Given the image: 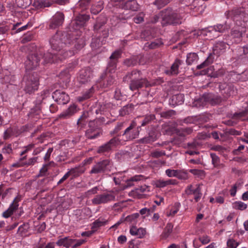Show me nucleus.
I'll list each match as a JSON object with an SVG mask.
<instances>
[{
    "label": "nucleus",
    "mask_w": 248,
    "mask_h": 248,
    "mask_svg": "<svg viewBox=\"0 0 248 248\" xmlns=\"http://www.w3.org/2000/svg\"><path fill=\"white\" fill-rule=\"evenodd\" d=\"M51 48L56 53L47 52L44 54L46 62H57L59 61L72 56L83 47L85 41L78 35V32L57 31L49 39Z\"/></svg>",
    "instance_id": "obj_1"
},
{
    "label": "nucleus",
    "mask_w": 248,
    "mask_h": 248,
    "mask_svg": "<svg viewBox=\"0 0 248 248\" xmlns=\"http://www.w3.org/2000/svg\"><path fill=\"white\" fill-rule=\"evenodd\" d=\"M129 79V88L132 91L138 90L143 87L148 88L153 85L146 77H143L142 72L137 69L128 73L123 78V81L124 82H128Z\"/></svg>",
    "instance_id": "obj_2"
},
{
    "label": "nucleus",
    "mask_w": 248,
    "mask_h": 248,
    "mask_svg": "<svg viewBox=\"0 0 248 248\" xmlns=\"http://www.w3.org/2000/svg\"><path fill=\"white\" fill-rule=\"evenodd\" d=\"M161 13L162 14L161 24L163 26L181 24L182 17L171 9H166L162 11Z\"/></svg>",
    "instance_id": "obj_3"
},
{
    "label": "nucleus",
    "mask_w": 248,
    "mask_h": 248,
    "mask_svg": "<svg viewBox=\"0 0 248 248\" xmlns=\"http://www.w3.org/2000/svg\"><path fill=\"white\" fill-rule=\"evenodd\" d=\"M25 82L24 90L26 93L31 94L37 90L39 85V78L37 74H29L24 76Z\"/></svg>",
    "instance_id": "obj_4"
},
{
    "label": "nucleus",
    "mask_w": 248,
    "mask_h": 248,
    "mask_svg": "<svg viewBox=\"0 0 248 248\" xmlns=\"http://www.w3.org/2000/svg\"><path fill=\"white\" fill-rule=\"evenodd\" d=\"M112 162L109 159H104L94 165L90 171V174H98L109 172L112 167Z\"/></svg>",
    "instance_id": "obj_5"
},
{
    "label": "nucleus",
    "mask_w": 248,
    "mask_h": 248,
    "mask_svg": "<svg viewBox=\"0 0 248 248\" xmlns=\"http://www.w3.org/2000/svg\"><path fill=\"white\" fill-rule=\"evenodd\" d=\"M140 126L137 127L136 121H132L129 126L124 130L122 136L124 137V140L125 141L132 140L137 138L140 134L139 128Z\"/></svg>",
    "instance_id": "obj_6"
},
{
    "label": "nucleus",
    "mask_w": 248,
    "mask_h": 248,
    "mask_svg": "<svg viewBox=\"0 0 248 248\" xmlns=\"http://www.w3.org/2000/svg\"><path fill=\"white\" fill-rule=\"evenodd\" d=\"M86 241L84 239H72L70 237H65L58 239L56 244L58 246H63L66 248L71 247L72 248H77L84 244Z\"/></svg>",
    "instance_id": "obj_7"
},
{
    "label": "nucleus",
    "mask_w": 248,
    "mask_h": 248,
    "mask_svg": "<svg viewBox=\"0 0 248 248\" xmlns=\"http://www.w3.org/2000/svg\"><path fill=\"white\" fill-rule=\"evenodd\" d=\"M43 58L44 59V55L43 56L42 53L30 54L25 63L26 70H33L37 68L40 64L41 59ZM44 62L46 63L44 60Z\"/></svg>",
    "instance_id": "obj_8"
},
{
    "label": "nucleus",
    "mask_w": 248,
    "mask_h": 248,
    "mask_svg": "<svg viewBox=\"0 0 248 248\" xmlns=\"http://www.w3.org/2000/svg\"><path fill=\"white\" fill-rule=\"evenodd\" d=\"M115 201V196L113 192H106L96 195L92 200V202L93 204L99 205L108 203Z\"/></svg>",
    "instance_id": "obj_9"
},
{
    "label": "nucleus",
    "mask_w": 248,
    "mask_h": 248,
    "mask_svg": "<svg viewBox=\"0 0 248 248\" xmlns=\"http://www.w3.org/2000/svg\"><path fill=\"white\" fill-rule=\"evenodd\" d=\"M64 15L62 12H57L50 19L49 29H56L62 26L64 21Z\"/></svg>",
    "instance_id": "obj_10"
},
{
    "label": "nucleus",
    "mask_w": 248,
    "mask_h": 248,
    "mask_svg": "<svg viewBox=\"0 0 248 248\" xmlns=\"http://www.w3.org/2000/svg\"><path fill=\"white\" fill-rule=\"evenodd\" d=\"M100 79V85L103 88H108L116 84L115 77L112 74L104 72L101 75Z\"/></svg>",
    "instance_id": "obj_11"
},
{
    "label": "nucleus",
    "mask_w": 248,
    "mask_h": 248,
    "mask_svg": "<svg viewBox=\"0 0 248 248\" xmlns=\"http://www.w3.org/2000/svg\"><path fill=\"white\" fill-rule=\"evenodd\" d=\"M52 98L55 101L60 105L66 104L70 101L68 94L60 90H57L53 93Z\"/></svg>",
    "instance_id": "obj_12"
},
{
    "label": "nucleus",
    "mask_w": 248,
    "mask_h": 248,
    "mask_svg": "<svg viewBox=\"0 0 248 248\" xmlns=\"http://www.w3.org/2000/svg\"><path fill=\"white\" fill-rule=\"evenodd\" d=\"M93 77V71L91 68L88 67L80 71L78 80L80 83H85L90 81Z\"/></svg>",
    "instance_id": "obj_13"
},
{
    "label": "nucleus",
    "mask_w": 248,
    "mask_h": 248,
    "mask_svg": "<svg viewBox=\"0 0 248 248\" xmlns=\"http://www.w3.org/2000/svg\"><path fill=\"white\" fill-rule=\"evenodd\" d=\"M77 111V106L75 104H71L66 109L58 116L57 119L66 120L69 119L73 116Z\"/></svg>",
    "instance_id": "obj_14"
},
{
    "label": "nucleus",
    "mask_w": 248,
    "mask_h": 248,
    "mask_svg": "<svg viewBox=\"0 0 248 248\" xmlns=\"http://www.w3.org/2000/svg\"><path fill=\"white\" fill-rule=\"evenodd\" d=\"M229 45L223 41L217 42L213 47V55L219 56L224 53L228 47Z\"/></svg>",
    "instance_id": "obj_15"
},
{
    "label": "nucleus",
    "mask_w": 248,
    "mask_h": 248,
    "mask_svg": "<svg viewBox=\"0 0 248 248\" xmlns=\"http://www.w3.org/2000/svg\"><path fill=\"white\" fill-rule=\"evenodd\" d=\"M172 125L174 129L173 131L176 135L181 137H185L187 135L191 134L193 131L191 127L177 128H176L177 124L175 123L172 124Z\"/></svg>",
    "instance_id": "obj_16"
},
{
    "label": "nucleus",
    "mask_w": 248,
    "mask_h": 248,
    "mask_svg": "<svg viewBox=\"0 0 248 248\" xmlns=\"http://www.w3.org/2000/svg\"><path fill=\"white\" fill-rule=\"evenodd\" d=\"M157 139V135L156 131L151 130L149 131L148 135L140 139L139 142L142 144H149L155 141Z\"/></svg>",
    "instance_id": "obj_17"
},
{
    "label": "nucleus",
    "mask_w": 248,
    "mask_h": 248,
    "mask_svg": "<svg viewBox=\"0 0 248 248\" xmlns=\"http://www.w3.org/2000/svg\"><path fill=\"white\" fill-rule=\"evenodd\" d=\"M245 15V13L243 8H234L228 12L227 16L228 18L230 17L234 20L238 17H240V19H241L242 17H244Z\"/></svg>",
    "instance_id": "obj_18"
},
{
    "label": "nucleus",
    "mask_w": 248,
    "mask_h": 248,
    "mask_svg": "<svg viewBox=\"0 0 248 248\" xmlns=\"http://www.w3.org/2000/svg\"><path fill=\"white\" fill-rule=\"evenodd\" d=\"M183 63V62L179 59H176L172 64L170 68L165 70V73L169 76L177 75L179 73V67Z\"/></svg>",
    "instance_id": "obj_19"
},
{
    "label": "nucleus",
    "mask_w": 248,
    "mask_h": 248,
    "mask_svg": "<svg viewBox=\"0 0 248 248\" xmlns=\"http://www.w3.org/2000/svg\"><path fill=\"white\" fill-rule=\"evenodd\" d=\"M121 6L122 9L131 10L133 11H137L139 9V4L135 0H129L123 2Z\"/></svg>",
    "instance_id": "obj_20"
},
{
    "label": "nucleus",
    "mask_w": 248,
    "mask_h": 248,
    "mask_svg": "<svg viewBox=\"0 0 248 248\" xmlns=\"http://www.w3.org/2000/svg\"><path fill=\"white\" fill-rule=\"evenodd\" d=\"M18 201L17 198H15L8 209L3 213L2 216L4 217L8 218L13 214L14 212L17 209L18 206Z\"/></svg>",
    "instance_id": "obj_21"
},
{
    "label": "nucleus",
    "mask_w": 248,
    "mask_h": 248,
    "mask_svg": "<svg viewBox=\"0 0 248 248\" xmlns=\"http://www.w3.org/2000/svg\"><path fill=\"white\" fill-rule=\"evenodd\" d=\"M130 233L132 235L137 236L138 238H142L146 234V230L142 228L137 229L136 226H133L130 228Z\"/></svg>",
    "instance_id": "obj_22"
},
{
    "label": "nucleus",
    "mask_w": 248,
    "mask_h": 248,
    "mask_svg": "<svg viewBox=\"0 0 248 248\" xmlns=\"http://www.w3.org/2000/svg\"><path fill=\"white\" fill-rule=\"evenodd\" d=\"M85 168L81 166H78L69 170L68 172L70 176H72L73 178H76L84 173Z\"/></svg>",
    "instance_id": "obj_23"
},
{
    "label": "nucleus",
    "mask_w": 248,
    "mask_h": 248,
    "mask_svg": "<svg viewBox=\"0 0 248 248\" xmlns=\"http://www.w3.org/2000/svg\"><path fill=\"white\" fill-rule=\"evenodd\" d=\"M177 184L175 180L169 179L166 181L159 179L155 183V186L158 188L164 187L169 185H175Z\"/></svg>",
    "instance_id": "obj_24"
},
{
    "label": "nucleus",
    "mask_w": 248,
    "mask_h": 248,
    "mask_svg": "<svg viewBox=\"0 0 248 248\" xmlns=\"http://www.w3.org/2000/svg\"><path fill=\"white\" fill-rule=\"evenodd\" d=\"M206 96L208 102L210 103L212 105L219 104L222 100L220 96L211 93L206 94Z\"/></svg>",
    "instance_id": "obj_25"
},
{
    "label": "nucleus",
    "mask_w": 248,
    "mask_h": 248,
    "mask_svg": "<svg viewBox=\"0 0 248 248\" xmlns=\"http://www.w3.org/2000/svg\"><path fill=\"white\" fill-rule=\"evenodd\" d=\"M218 35L213 26H210L205 29L204 36H207L209 39H213V38H216L218 36Z\"/></svg>",
    "instance_id": "obj_26"
},
{
    "label": "nucleus",
    "mask_w": 248,
    "mask_h": 248,
    "mask_svg": "<svg viewBox=\"0 0 248 248\" xmlns=\"http://www.w3.org/2000/svg\"><path fill=\"white\" fill-rule=\"evenodd\" d=\"M134 106L132 104H127L124 106L119 110V115L121 116H124L129 114L134 109Z\"/></svg>",
    "instance_id": "obj_27"
},
{
    "label": "nucleus",
    "mask_w": 248,
    "mask_h": 248,
    "mask_svg": "<svg viewBox=\"0 0 248 248\" xmlns=\"http://www.w3.org/2000/svg\"><path fill=\"white\" fill-rule=\"evenodd\" d=\"M206 97V94H204L202 97L194 101L193 105L197 108L204 106L208 102Z\"/></svg>",
    "instance_id": "obj_28"
},
{
    "label": "nucleus",
    "mask_w": 248,
    "mask_h": 248,
    "mask_svg": "<svg viewBox=\"0 0 248 248\" xmlns=\"http://www.w3.org/2000/svg\"><path fill=\"white\" fill-rule=\"evenodd\" d=\"M217 33H223L230 28V26L226 22L223 24H217L213 26Z\"/></svg>",
    "instance_id": "obj_29"
},
{
    "label": "nucleus",
    "mask_w": 248,
    "mask_h": 248,
    "mask_svg": "<svg viewBox=\"0 0 248 248\" xmlns=\"http://www.w3.org/2000/svg\"><path fill=\"white\" fill-rule=\"evenodd\" d=\"M184 102V96L183 94L179 93L172 96L171 103L173 105H179Z\"/></svg>",
    "instance_id": "obj_30"
},
{
    "label": "nucleus",
    "mask_w": 248,
    "mask_h": 248,
    "mask_svg": "<svg viewBox=\"0 0 248 248\" xmlns=\"http://www.w3.org/2000/svg\"><path fill=\"white\" fill-rule=\"evenodd\" d=\"M93 93V88L92 87L90 89L83 93L81 96H78V100L79 102H82L84 100H87L92 96Z\"/></svg>",
    "instance_id": "obj_31"
},
{
    "label": "nucleus",
    "mask_w": 248,
    "mask_h": 248,
    "mask_svg": "<svg viewBox=\"0 0 248 248\" xmlns=\"http://www.w3.org/2000/svg\"><path fill=\"white\" fill-rule=\"evenodd\" d=\"M103 9V2L99 1L97 3L93 5L91 8V12L94 15H97Z\"/></svg>",
    "instance_id": "obj_32"
},
{
    "label": "nucleus",
    "mask_w": 248,
    "mask_h": 248,
    "mask_svg": "<svg viewBox=\"0 0 248 248\" xmlns=\"http://www.w3.org/2000/svg\"><path fill=\"white\" fill-rule=\"evenodd\" d=\"M173 225L171 223H168L167 224L163 232L161 234V237L163 239L167 238L170 233L172 232Z\"/></svg>",
    "instance_id": "obj_33"
},
{
    "label": "nucleus",
    "mask_w": 248,
    "mask_h": 248,
    "mask_svg": "<svg viewBox=\"0 0 248 248\" xmlns=\"http://www.w3.org/2000/svg\"><path fill=\"white\" fill-rule=\"evenodd\" d=\"M117 62L115 60L110 59L106 70L104 72H107L110 74H113L115 72L116 69Z\"/></svg>",
    "instance_id": "obj_34"
},
{
    "label": "nucleus",
    "mask_w": 248,
    "mask_h": 248,
    "mask_svg": "<svg viewBox=\"0 0 248 248\" xmlns=\"http://www.w3.org/2000/svg\"><path fill=\"white\" fill-rule=\"evenodd\" d=\"M214 59V58L213 56L212 53H210L209 56L203 62L197 66V69H201L207 66L208 65H209L213 62Z\"/></svg>",
    "instance_id": "obj_35"
},
{
    "label": "nucleus",
    "mask_w": 248,
    "mask_h": 248,
    "mask_svg": "<svg viewBox=\"0 0 248 248\" xmlns=\"http://www.w3.org/2000/svg\"><path fill=\"white\" fill-rule=\"evenodd\" d=\"M99 135L100 133L93 128L88 129L86 130L85 133L86 137L89 139H94Z\"/></svg>",
    "instance_id": "obj_36"
},
{
    "label": "nucleus",
    "mask_w": 248,
    "mask_h": 248,
    "mask_svg": "<svg viewBox=\"0 0 248 248\" xmlns=\"http://www.w3.org/2000/svg\"><path fill=\"white\" fill-rule=\"evenodd\" d=\"M111 148L107 142L98 148L97 153L98 154H105L106 153H108L111 151Z\"/></svg>",
    "instance_id": "obj_37"
},
{
    "label": "nucleus",
    "mask_w": 248,
    "mask_h": 248,
    "mask_svg": "<svg viewBox=\"0 0 248 248\" xmlns=\"http://www.w3.org/2000/svg\"><path fill=\"white\" fill-rule=\"evenodd\" d=\"M155 119V115L154 114L147 115L144 117L143 120L141 122L140 126H144L153 121Z\"/></svg>",
    "instance_id": "obj_38"
},
{
    "label": "nucleus",
    "mask_w": 248,
    "mask_h": 248,
    "mask_svg": "<svg viewBox=\"0 0 248 248\" xmlns=\"http://www.w3.org/2000/svg\"><path fill=\"white\" fill-rule=\"evenodd\" d=\"M103 45L102 41L99 37L93 38L92 40L91 46L93 49H96L102 46Z\"/></svg>",
    "instance_id": "obj_39"
},
{
    "label": "nucleus",
    "mask_w": 248,
    "mask_h": 248,
    "mask_svg": "<svg viewBox=\"0 0 248 248\" xmlns=\"http://www.w3.org/2000/svg\"><path fill=\"white\" fill-rule=\"evenodd\" d=\"M231 36L232 38L237 39V40H235L234 42L236 43H238L241 41L242 32L241 31L238 30L233 29L231 32Z\"/></svg>",
    "instance_id": "obj_40"
},
{
    "label": "nucleus",
    "mask_w": 248,
    "mask_h": 248,
    "mask_svg": "<svg viewBox=\"0 0 248 248\" xmlns=\"http://www.w3.org/2000/svg\"><path fill=\"white\" fill-rule=\"evenodd\" d=\"M16 5L20 8H26L31 3V0H16Z\"/></svg>",
    "instance_id": "obj_41"
},
{
    "label": "nucleus",
    "mask_w": 248,
    "mask_h": 248,
    "mask_svg": "<svg viewBox=\"0 0 248 248\" xmlns=\"http://www.w3.org/2000/svg\"><path fill=\"white\" fill-rule=\"evenodd\" d=\"M124 63L127 66H134L138 63V57H135L127 59L124 61Z\"/></svg>",
    "instance_id": "obj_42"
},
{
    "label": "nucleus",
    "mask_w": 248,
    "mask_h": 248,
    "mask_svg": "<svg viewBox=\"0 0 248 248\" xmlns=\"http://www.w3.org/2000/svg\"><path fill=\"white\" fill-rule=\"evenodd\" d=\"M29 228V224L24 223L18 227L17 233L20 236H23L28 231Z\"/></svg>",
    "instance_id": "obj_43"
},
{
    "label": "nucleus",
    "mask_w": 248,
    "mask_h": 248,
    "mask_svg": "<svg viewBox=\"0 0 248 248\" xmlns=\"http://www.w3.org/2000/svg\"><path fill=\"white\" fill-rule=\"evenodd\" d=\"M76 18L78 20V22L83 26H84L86 22L89 20L90 16L85 14H79Z\"/></svg>",
    "instance_id": "obj_44"
},
{
    "label": "nucleus",
    "mask_w": 248,
    "mask_h": 248,
    "mask_svg": "<svg viewBox=\"0 0 248 248\" xmlns=\"http://www.w3.org/2000/svg\"><path fill=\"white\" fill-rule=\"evenodd\" d=\"M198 56L195 53H190L187 55L186 62L187 64L191 65L198 59Z\"/></svg>",
    "instance_id": "obj_45"
},
{
    "label": "nucleus",
    "mask_w": 248,
    "mask_h": 248,
    "mask_svg": "<svg viewBox=\"0 0 248 248\" xmlns=\"http://www.w3.org/2000/svg\"><path fill=\"white\" fill-rule=\"evenodd\" d=\"M171 0H155L153 4L155 5L158 9H161L170 3Z\"/></svg>",
    "instance_id": "obj_46"
},
{
    "label": "nucleus",
    "mask_w": 248,
    "mask_h": 248,
    "mask_svg": "<svg viewBox=\"0 0 248 248\" xmlns=\"http://www.w3.org/2000/svg\"><path fill=\"white\" fill-rule=\"evenodd\" d=\"M141 175H136L131 177L130 179L128 180L126 182L125 188L132 186H134L133 182H137L140 180Z\"/></svg>",
    "instance_id": "obj_47"
},
{
    "label": "nucleus",
    "mask_w": 248,
    "mask_h": 248,
    "mask_svg": "<svg viewBox=\"0 0 248 248\" xmlns=\"http://www.w3.org/2000/svg\"><path fill=\"white\" fill-rule=\"evenodd\" d=\"M88 117V112L84 111L79 118L78 119L77 124L78 125H84L85 124L86 120Z\"/></svg>",
    "instance_id": "obj_48"
},
{
    "label": "nucleus",
    "mask_w": 248,
    "mask_h": 248,
    "mask_svg": "<svg viewBox=\"0 0 248 248\" xmlns=\"http://www.w3.org/2000/svg\"><path fill=\"white\" fill-rule=\"evenodd\" d=\"M33 34L31 32H28L22 37L21 42L22 43L25 44L31 41L33 39Z\"/></svg>",
    "instance_id": "obj_49"
},
{
    "label": "nucleus",
    "mask_w": 248,
    "mask_h": 248,
    "mask_svg": "<svg viewBox=\"0 0 248 248\" xmlns=\"http://www.w3.org/2000/svg\"><path fill=\"white\" fill-rule=\"evenodd\" d=\"M248 115V109H245L239 112H235L233 114L232 118L234 119H241Z\"/></svg>",
    "instance_id": "obj_50"
},
{
    "label": "nucleus",
    "mask_w": 248,
    "mask_h": 248,
    "mask_svg": "<svg viewBox=\"0 0 248 248\" xmlns=\"http://www.w3.org/2000/svg\"><path fill=\"white\" fill-rule=\"evenodd\" d=\"M148 44V46L150 49H155L161 46L163 43L160 40H156L155 41L152 42L150 44L147 43L146 45Z\"/></svg>",
    "instance_id": "obj_51"
},
{
    "label": "nucleus",
    "mask_w": 248,
    "mask_h": 248,
    "mask_svg": "<svg viewBox=\"0 0 248 248\" xmlns=\"http://www.w3.org/2000/svg\"><path fill=\"white\" fill-rule=\"evenodd\" d=\"M247 204L242 202H236L233 203V207L235 209L244 210L247 208Z\"/></svg>",
    "instance_id": "obj_52"
},
{
    "label": "nucleus",
    "mask_w": 248,
    "mask_h": 248,
    "mask_svg": "<svg viewBox=\"0 0 248 248\" xmlns=\"http://www.w3.org/2000/svg\"><path fill=\"white\" fill-rule=\"evenodd\" d=\"M21 25V23L19 22V23H17L15 24H14L13 26V28H12V30H16V31L15 32L16 33H17V32H20L23 30H25L26 29H27V27H28V25H24L21 27H19V26Z\"/></svg>",
    "instance_id": "obj_53"
},
{
    "label": "nucleus",
    "mask_w": 248,
    "mask_h": 248,
    "mask_svg": "<svg viewBox=\"0 0 248 248\" xmlns=\"http://www.w3.org/2000/svg\"><path fill=\"white\" fill-rule=\"evenodd\" d=\"M91 0H80L77 4V7L81 8V10L86 9L89 5Z\"/></svg>",
    "instance_id": "obj_54"
},
{
    "label": "nucleus",
    "mask_w": 248,
    "mask_h": 248,
    "mask_svg": "<svg viewBox=\"0 0 248 248\" xmlns=\"http://www.w3.org/2000/svg\"><path fill=\"white\" fill-rule=\"evenodd\" d=\"M176 177L181 180H186L188 179V174L186 171L178 170Z\"/></svg>",
    "instance_id": "obj_55"
},
{
    "label": "nucleus",
    "mask_w": 248,
    "mask_h": 248,
    "mask_svg": "<svg viewBox=\"0 0 248 248\" xmlns=\"http://www.w3.org/2000/svg\"><path fill=\"white\" fill-rule=\"evenodd\" d=\"M108 142L111 149H112L113 147H116L120 144V140L118 138L115 137L110 139Z\"/></svg>",
    "instance_id": "obj_56"
},
{
    "label": "nucleus",
    "mask_w": 248,
    "mask_h": 248,
    "mask_svg": "<svg viewBox=\"0 0 248 248\" xmlns=\"http://www.w3.org/2000/svg\"><path fill=\"white\" fill-rule=\"evenodd\" d=\"M71 26L75 31L78 30L80 28L83 27L82 25H80V23L78 22V20L76 17L72 21Z\"/></svg>",
    "instance_id": "obj_57"
},
{
    "label": "nucleus",
    "mask_w": 248,
    "mask_h": 248,
    "mask_svg": "<svg viewBox=\"0 0 248 248\" xmlns=\"http://www.w3.org/2000/svg\"><path fill=\"white\" fill-rule=\"evenodd\" d=\"M166 155V153L165 151H153L150 154V156L154 158H159L163 155Z\"/></svg>",
    "instance_id": "obj_58"
},
{
    "label": "nucleus",
    "mask_w": 248,
    "mask_h": 248,
    "mask_svg": "<svg viewBox=\"0 0 248 248\" xmlns=\"http://www.w3.org/2000/svg\"><path fill=\"white\" fill-rule=\"evenodd\" d=\"M210 156L212 158V164L214 167L217 166L220 162L219 158L215 153H211Z\"/></svg>",
    "instance_id": "obj_59"
},
{
    "label": "nucleus",
    "mask_w": 248,
    "mask_h": 248,
    "mask_svg": "<svg viewBox=\"0 0 248 248\" xmlns=\"http://www.w3.org/2000/svg\"><path fill=\"white\" fill-rule=\"evenodd\" d=\"M239 244V242H236L233 239H229L227 242V246L229 248H236Z\"/></svg>",
    "instance_id": "obj_60"
},
{
    "label": "nucleus",
    "mask_w": 248,
    "mask_h": 248,
    "mask_svg": "<svg viewBox=\"0 0 248 248\" xmlns=\"http://www.w3.org/2000/svg\"><path fill=\"white\" fill-rule=\"evenodd\" d=\"M37 160V157H34L30 158L28 161H26L25 162H23L21 163V165L22 166H30L33 165L36 162Z\"/></svg>",
    "instance_id": "obj_61"
},
{
    "label": "nucleus",
    "mask_w": 248,
    "mask_h": 248,
    "mask_svg": "<svg viewBox=\"0 0 248 248\" xmlns=\"http://www.w3.org/2000/svg\"><path fill=\"white\" fill-rule=\"evenodd\" d=\"M144 16V15L143 13H140L137 16H136L135 17H134L133 20L136 23L139 24L143 21Z\"/></svg>",
    "instance_id": "obj_62"
},
{
    "label": "nucleus",
    "mask_w": 248,
    "mask_h": 248,
    "mask_svg": "<svg viewBox=\"0 0 248 248\" xmlns=\"http://www.w3.org/2000/svg\"><path fill=\"white\" fill-rule=\"evenodd\" d=\"M175 114V111L173 110H170L167 111L163 112L161 113V117L163 118L169 119L172 116L174 115Z\"/></svg>",
    "instance_id": "obj_63"
},
{
    "label": "nucleus",
    "mask_w": 248,
    "mask_h": 248,
    "mask_svg": "<svg viewBox=\"0 0 248 248\" xmlns=\"http://www.w3.org/2000/svg\"><path fill=\"white\" fill-rule=\"evenodd\" d=\"M238 50L240 52V56L243 55H246L248 53V44L244 46L243 47L240 46L238 48Z\"/></svg>",
    "instance_id": "obj_64"
}]
</instances>
